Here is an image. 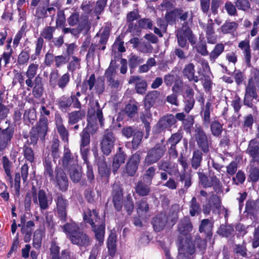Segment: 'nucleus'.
<instances>
[{"mask_svg": "<svg viewBox=\"0 0 259 259\" xmlns=\"http://www.w3.org/2000/svg\"><path fill=\"white\" fill-rule=\"evenodd\" d=\"M39 64L32 63L28 66L25 75L27 79L25 83L28 88H32V93L35 97L39 98L43 93V79L39 75H35L38 69Z\"/></svg>", "mask_w": 259, "mask_h": 259, "instance_id": "f257e3e1", "label": "nucleus"}, {"mask_svg": "<svg viewBox=\"0 0 259 259\" xmlns=\"http://www.w3.org/2000/svg\"><path fill=\"white\" fill-rule=\"evenodd\" d=\"M67 22L70 26L77 25L78 30L84 31L85 33H87L91 27L88 15L81 14L80 16L78 13L71 14L67 19Z\"/></svg>", "mask_w": 259, "mask_h": 259, "instance_id": "f03ea898", "label": "nucleus"}, {"mask_svg": "<svg viewBox=\"0 0 259 259\" xmlns=\"http://www.w3.org/2000/svg\"><path fill=\"white\" fill-rule=\"evenodd\" d=\"M94 88L97 94H102L105 90L104 79L100 77L96 80L95 75L92 74L83 81L82 91L86 92L88 89L92 91Z\"/></svg>", "mask_w": 259, "mask_h": 259, "instance_id": "7ed1b4c3", "label": "nucleus"}, {"mask_svg": "<svg viewBox=\"0 0 259 259\" xmlns=\"http://www.w3.org/2000/svg\"><path fill=\"white\" fill-rule=\"evenodd\" d=\"M178 44L181 48L188 47L187 40L193 45L196 42V37L193 34L192 31L186 26H183L177 32Z\"/></svg>", "mask_w": 259, "mask_h": 259, "instance_id": "20e7f679", "label": "nucleus"}, {"mask_svg": "<svg viewBox=\"0 0 259 259\" xmlns=\"http://www.w3.org/2000/svg\"><path fill=\"white\" fill-rule=\"evenodd\" d=\"M166 151L165 147L162 145H156L149 149L144 159L145 165L149 166L158 162L164 155Z\"/></svg>", "mask_w": 259, "mask_h": 259, "instance_id": "39448f33", "label": "nucleus"}, {"mask_svg": "<svg viewBox=\"0 0 259 259\" xmlns=\"http://www.w3.org/2000/svg\"><path fill=\"white\" fill-rule=\"evenodd\" d=\"M194 137L198 147L203 153H208L211 142L208 141L206 133L200 125L196 126Z\"/></svg>", "mask_w": 259, "mask_h": 259, "instance_id": "423d86ee", "label": "nucleus"}, {"mask_svg": "<svg viewBox=\"0 0 259 259\" xmlns=\"http://www.w3.org/2000/svg\"><path fill=\"white\" fill-rule=\"evenodd\" d=\"M116 138L112 132L107 130L105 131L100 142L101 149L104 154L109 155L113 149Z\"/></svg>", "mask_w": 259, "mask_h": 259, "instance_id": "0eeeda50", "label": "nucleus"}, {"mask_svg": "<svg viewBox=\"0 0 259 259\" xmlns=\"http://www.w3.org/2000/svg\"><path fill=\"white\" fill-rule=\"evenodd\" d=\"M55 201L57 215L63 222H65L66 221L68 201L62 194H58Z\"/></svg>", "mask_w": 259, "mask_h": 259, "instance_id": "6e6552de", "label": "nucleus"}, {"mask_svg": "<svg viewBox=\"0 0 259 259\" xmlns=\"http://www.w3.org/2000/svg\"><path fill=\"white\" fill-rule=\"evenodd\" d=\"M56 12V9L52 5L40 4L36 9L34 16L38 19H45L50 16L52 17L53 21Z\"/></svg>", "mask_w": 259, "mask_h": 259, "instance_id": "1a4fd4ad", "label": "nucleus"}, {"mask_svg": "<svg viewBox=\"0 0 259 259\" xmlns=\"http://www.w3.org/2000/svg\"><path fill=\"white\" fill-rule=\"evenodd\" d=\"M138 26L133 23L128 24V30L133 35H140L141 32L140 28L150 29L152 28L153 22L149 18L141 19L138 21Z\"/></svg>", "mask_w": 259, "mask_h": 259, "instance_id": "9d476101", "label": "nucleus"}, {"mask_svg": "<svg viewBox=\"0 0 259 259\" xmlns=\"http://www.w3.org/2000/svg\"><path fill=\"white\" fill-rule=\"evenodd\" d=\"M257 97V95L254 83L252 79H250L245 89L244 104L249 107H252L253 106L252 99H256Z\"/></svg>", "mask_w": 259, "mask_h": 259, "instance_id": "9b49d317", "label": "nucleus"}, {"mask_svg": "<svg viewBox=\"0 0 259 259\" xmlns=\"http://www.w3.org/2000/svg\"><path fill=\"white\" fill-rule=\"evenodd\" d=\"M14 133V128L8 126L5 129L0 127V151L4 150L10 144Z\"/></svg>", "mask_w": 259, "mask_h": 259, "instance_id": "f8f14e48", "label": "nucleus"}, {"mask_svg": "<svg viewBox=\"0 0 259 259\" xmlns=\"http://www.w3.org/2000/svg\"><path fill=\"white\" fill-rule=\"evenodd\" d=\"M177 122L173 114H168L162 116L157 122L155 126L157 133H160L167 128L171 127Z\"/></svg>", "mask_w": 259, "mask_h": 259, "instance_id": "ddd939ff", "label": "nucleus"}, {"mask_svg": "<svg viewBox=\"0 0 259 259\" xmlns=\"http://www.w3.org/2000/svg\"><path fill=\"white\" fill-rule=\"evenodd\" d=\"M71 242L79 247H86L91 245V239L88 234L79 230L74 235H72L69 239Z\"/></svg>", "mask_w": 259, "mask_h": 259, "instance_id": "4468645a", "label": "nucleus"}, {"mask_svg": "<svg viewBox=\"0 0 259 259\" xmlns=\"http://www.w3.org/2000/svg\"><path fill=\"white\" fill-rule=\"evenodd\" d=\"M141 161V155L139 152H137L130 157L126 163L125 171L129 176H134L139 166Z\"/></svg>", "mask_w": 259, "mask_h": 259, "instance_id": "2eb2a0df", "label": "nucleus"}, {"mask_svg": "<svg viewBox=\"0 0 259 259\" xmlns=\"http://www.w3.org/2000/svg\"><path fill=\"white\" fill-rule=\"evenodd\" d=\"M112 196L114 208L118 211L121 210L123 205V193L121 187L118 184L113 185Z\"/></svg>", "mask_w": 259, "mask_h": 259, "instance_id": "dca6fc26", "label": "nucleus"}, {"mask_svg": "<svg viewBox=\"0 0 259 259\" xmlns=\"http://www.w3.org/2000/svg\"><path fill=\"white\" fill-rule=\"evenodd\" d=\"M81 137L80 149L83 161H87L89 149L85 148L90 143V135L87 130L84 129L80 134Z\"/></svg>", "mask_w": 259, "mask_h": 259, "instance_id": "f3484780", "label": "nucleus"}, {"mask_svg": "<svg viewBox=\"0 0 259 259\" xmlns=\"http://www.w3.org/2000/svg\"><path fill=\"white\" fill-rule=\"evenodd\" d=\"M55 122L57 132L59 134L62 140L64 142L68 143L69 132L63 124V121L61 116L59 114L55 115Z\"/></svg>", "mask_w": 259, "mask_h": 259, "instance_id": "a211bd4d", "label": "nucleus"}, {"mask_svg": "<svg viewBox=\"0 0 259 259\" xmlns=\"http://www.w3.org/2000/svg\"><path fill=\"white\" fill-rule=\"evenodd\" d=\"M52 200L49 199L44 190H39L36 196V201L33 200V202L39 206L40 210H47L51 204Z\"/></svg>", "mask_w": 259, "mask_h": 259, "instance_id": "6ab92c4d", "label": "nucleus"}, {"mask_svg": "<svg viewBox=\"0 0 259 259\" xmlns=\"http://www.w3.org/2000/svg\"><path fill=\"white\" fill-rule=\"evenodd\" d=\"M246 153L252 157L250 162L254 163H255V162H259V142L255 139L250 140Z\"/></svg>", "mask_w": 259, "mask_h": 259, "instance_id": "aec40b11", "label": "nucleus"}, {"mask_svg": "<svg viewBox=\"0 0 259 259\" xmlns=\"http://www.w3.org/2000/svg\"><path fill=\"white\" fill-rule=\"evenodd\" d=\"M92 231L94 233L95 238L98 241L99 245H101L104 242L105 225L103 221L91 226Z\"/></svg>", "mask_w": 259, "mask_h": 259, "instance_id": "412c9836", "label": "nucleus"}, {"mask_svg": "<svg viewBox=\"0 0 259 259\" xmlns=\"http://www.w3.org/2000/svg\"><path fill=\"white\" fill-rule=\"evenodd\" d=\"M39 135V138L44 141L48 130V119L46 117H41L38 122L32 128Z\"/></svg>", "mask_w": 259, "mask_h": 259, "instance_id": "4be33fe9", "label": "nucleus"}, {"mask_svg": "<svg viewBox=\"0 0 259 259\" xmlns=\"http://www.w3.org/2000/svg\"><path fill=\"white\" fill-rule=\"evenodd\" d=\"M206 33V38L207 42L211 44H214L217 41V36L214 35V30L213 28V23L212 19H209L207 23L205 25L203 24H200Z\"/></svg>", "mask_w": 259, "mask_h": 259, "instance_id": "5701e85b", "label": "nucleus"}, {"mask_svg": "<svg viewBox=\"0 0 259 259\" xmlns=\"http://www.w3.org/2000/svg\"><path fill=\"white\" fill-rule=\"evenodd\" d=\"M212 103L208 100L205 105L201 107L200 115L202 118L203 125L208 127L210 122V112L212 111Z\"/></svg>", "mask_w": 259, "mask_h": 259, "instance_id": "b1692460", "label": "nucleus"}, {"mask_svg": "<svg viewBox=\"0 0 259 259\" xmlns=\"http://www.w3.org/2000/svg\"><path fill=\"white\" fill-rule=\"evenodd\" d=\"M182 74L183 76L189 81L197 83L199 80L198 76L195 75V65L192 63H189L184 66Z\"/></svg>", "mask_w": 259, "mask_h": 259, "instance_id": "393cba45", "label": "nucleus"}, {"mask_svg": "<svg viewBox=\"0 0 259 259\" xmlns=\"http://www.w3.org/2000/svg\"><path fill=\"white\" fill-rule=\"evenodd\" d=\"M192 229L193 225L189 217H185L179 222L178 231L180 234L187 235L192 231Z\"/></svg>", "mask_w": 259, "mask_h": 259, "instance_id": "a878e982", "label": "nucleus"}, {"mask_svg": "<svg viewBox=\"0 0 259 259\" xmlns=\"http://www.w3.org/2000/svg\"><path fill=\"white\" fill-rule=\"evenodd\" d=\"M62 164L63 167L66 169L77 165V160L72 156L70 150L68 147H64Z\"/></svg>", "mask_w": 259, "mask_h": 259, "instance_id": "bb28decb", "label": "nucleus"}, {"mask_svg": "<svg viewBox=\"0 0 259 259\" xmlns=\"http://www.w3.org/2000/svg\"><path fill=\"white\" fill-rule=\"evenodd\" d=\"M56 181L60 190L62 191H66L68 186V181L66 174L61 168L56 169Z\"/></svg>", "mask_w": 259, "mask_h": 259, "instance_id": "cd10ccee", "label": "nucleus"}, {"mask_svg": "<svg viewBox=\"0 0 259 259\" xmlns=\"http://www.w3.org/2000/svg\"><path fill=\"white\" fill-rule=\"evenodd\" d=\"M129 83L135 84V90L138 94L143 95L145 94L147 91V83L146 81L141 79L138 76H133L131 77Z\"/></svg>", "mask_w": 259, "mask_h": 259, "instance_id": "c85d7f7f", "label": "nucleus"}, {"mask_svg": "<svg viewBox=\"0 0 259 259\" xmlns=\"http://www.w3.org/2000/svg\"><path fill=\"white\" fill-rule=\"evenodd\" d=\"M83 218L84 221L86 223H89L91 226H93L102 221L99 216L98 212L95 209L91 210L90 209H88L84 211Z\"/></svg>", "mask_w": 259, "mask_h": 259, "instance_id": "c756f323", "label": "nucleus"}, {"mask_svg": "<svg viewBox=\"0 0 259 259\" xmlns=\"http://www.w3.org/2000/svg\"><path fill=\"white\" fill-rule=\"evenodd\" d=\"M167 218L165 213H161L153 219L152 225L154 230L160 232L165 227Z\"/></svg>", "mask_w": 259, "mask_h": 259, "instance_id": "7c9ffc66", "label": "nucleus"}, {"mask_svg": "<svg viewBox=\"0 0 259 259\" xmlns=\"http://www.w3.org/2000/svg\"><path fill=\"white\" fill-rule=\"evenodd\" d=\"M195 252V247L190 242H187L179 249L178 259H192L190 255L193 254Z\"/></svg>", "mask_w": 259, "mask_h": 259, "instance_id": "2f4dec72", "label": "nucleus"}, {"mask_svg": "<svg viewBox=\"0 0 259 259\" xmlns=\"http://www.w3.org/2000/svg\"><path fill=\"white\" fill-rule=\"evenodd\" d=\"M245 211L254 218L259 215V198L256 200H248L245 204Z\"/></svg>", "mask_w": 259, "mask_h": 259, "instance_id": "473e14b6", "label": "nucleus"}, {"mask_svg": "<svg viewBox=\"0 0 259 259\" xmlns=\"http://www.w3.org/2000/svg\"><path fill=\"white\" fill-rule=\"evenodd\" d=\"M97 164L99 175L102 177L108 178L110 174V168L107 165L104 156H100L97 159Z\"/></svg>", "mask_w": 259, "mask_h": 259, "instance_id": "72a5a7b5", "label": "nucleus"}, {"mask_svg": "<svg viewBox=\"0 0 259 259\" xmlns=\"http://www.w3.org/2000/svg\"><path fill=\"white\" fill-rule=\"evenodd\" d=\"M151 184L147 183L143 180L138 182L135 187V191L140 196H146L150 192V186Z\"/></svg>", "mask_w": 259, "mask_h": 259, "instance_id": "f704fd0d", "label": "nucleus"}, {"mask_svg": "<svg viewBox=\"0 0 259 259\" xmlns=\"http://www.w3.org/2000/svg\"><path fill=\"white\" fill-rule=\"evenodd\" d=\"M60 141L58 138H53L50 143V146L47 147L49 151L51 152L54 161L58 159L60 156L61 152L59 150Z\"/></svg>", "mask_w": 259, "mask_h": 259, "instance_id": "c9c22d12", "label": "nucleus"}, {"mask_svg": "<svg viewBox=\"0 0 259 259\" xmlns=\"http://www.w3.org/2000/svg\"><path fill=\"white\" fill-rule=\"evenodd\" d=\"M119 152H117L114 156L112 162V170L115 173L120 167V165L124 163L125 155L123 152H121V148H118Z\"/></svg>", "mask_w": 259, "mask_h": 259, "instance_id": "e433bc0d", "label": "nucleus"}, {"mask_svg": "<svg viewBox=\"0 0 259 259\" xmlns=\"http://www.w3.org/2000/svg\"><path fill=\"white\" fill-rule=\"evenodd\" d=\"M248 169V180L249 181L256 183L259 180V166L256 163L250 162L247 167Z\"/></svg>", "mask_w": 259, "mask_h": 259, "instance_id": "4c0bfd02", "label": "nucleus"}, {"mask_svg": "<svg viewBox=\"0 0 259 259\" xmlns=\"http://www.w3.org/2000/svg\"><path fill=\"white\" fill-rule=\"evenodd\" d=\"M62 229L69 239H70L72 235H74L80 230L78 225L73 221L65 224L63 226Z\"/></svg>", "mask_w": 259, "mask_h": 259, "instance_id": "58836bf2", "label": "nucleus"}, {"mask_svg": "<svg viewBox=\"0 0 259 259\" xmlns=\"http://www.w3.org/2000/svg\"><path fill=\"white\" fill-rule=\"evenodd\" d=\"M2 163L3 168L7 177V181L9 182L11 185V187H12L13 186V183L12 177L11 168L13 163L6 156L3 157Z\"/></svg>", "mask_w": 259, "mask_h": 259, "instance_id": "ea45409f", "label": "nucleus"}, {"mask_svg": "<svg viewBox=\"0 0 259 259\" xmlns=\"http://www.w3.org/2000/svg\"><path fill=\"white\" fill-rule=\"evenodd\" d=\"M85 116V112L83 110L74 111L68 114V124L73 125L81 120Z\"/></svg>", "mask_w": 259, "mask_h": 259, "instance_id": "a19ab883", "label": "nucleus"}, {"mask_svg": "<svg viewBox=\"0 0 259 259\" xmlns=\"http://www.w3.org/2000/svg\"><path fill=\"white\" fill-rule=\"evenodd\" d=\"M213 224L209 219H203L201 221L199 228L200 233H204L207 236L212 235Z\"/></svg>", "mask_w": 259, "mask_h": 259, "instance_id": "79ce46f5", "label": "nucleus"}, {"mask_svg": "<svg viewBox=\"0 0 259 259\" xmlns=\"http://www.w3.org/2000/svg\"><path fill=\"white\" fill-rule=\"evenodd\" d=\"M159 93L157 91H151L145 96L144 105L147 109H150L155 104Z\"/></svg>", "mask_w": 259, "mask_h": 259, "instance_id": "37998d69", "label": "nucleus"}, {"mask_svg": "<svg viewBox=\"0 0 259 259\" xmlns=\"http://www.w3.org/2000/svg\"><path fill=\"white\" fill-rule=\"evenodd\" d=\"M201 212L200 204L195 197H192L189 202V213L191 217L198 215Z\"/></svg>", "mask_w": 259, "mask_h": 259, "instance_id": "c03bdc74", "label": "nucleus"}, {"mask_svg": "<svg viewBox=\"0 0 259 259\" xmlns=\"http://www.w3.org/2000/svg\"><path fill=\"white\" fill-rule=\"evenodd\" d=\"M202 152L199 150H195L193 152L191 160V165L194 169H197L201 165L202 160Z\"/></svg>", "mask_w": 259, "mask_h": 259, "instance_id": "a18cd8bd", "label": "nucleus"}, {"mask_svg": "<svg viewBox=\"0 0 259 259\" xmlns=\"http://www.w3.org/2000/svg\"><path fill=\"white\" fill-rule=\"evenodd\" d=\"M43 163L45 167V176L49 177L50 180H54V171L52 168L51 159L49 155L45 157Z\"/></svg>", "mask_w": 259, "mask_h": 259, "instance_id": "49530a36", "label": "nucleus"}, {"mask_svg": "<svg viewBox=\"0 0 259 259\" xmlns=\"http://www.w3.org/2000/svg\"><path fill=\"white\" fill-rule=\"evenodd\" d=\"M56 29V27L47 26H45L40 32V37L44 40L45 39L47 40L50 41L53 38L54 33Z\"/></svg>", "mask_w": 259, "mask_h": 259, "instance_id": "de8ad7c7", "label": "nucleus"}, {"mask_svg": "<svg viewBox=\"0 0 259 259\" xmlns=\"http://www.w3.org/2000/svg\"><path fill=\"white\" fill-rule=\"evenodd\" d=\"M209 124L211 134L216 137H220L223 132V124L216 119L210 122Z\"/></svg>", "mask_w": 259, "mask_h": 259, "instance_id": "09e8293b", "label": "nucleus"}, {"mask_svg": "<svg viewBox=\"0 0 259 259\" xmlns=\"http://www.w3.org/2000/svg\"><path fill=\"white\" fill-rule=\"evenodd\" d=\"M100 31L101 35L99 43L101 45V50L104 51L106 49V45L110 35V29L108 27H105Z\"/></svg>", "mask_w": 259, "mask_h": 259, "instance_id": "8fccbe9b", "label": "nucleus"}, {"mask_svg": "<svg viewBox=\"0 0 259 259\" xmlns=\"http://www.w3.org/2000/svg\"><path fill=\"white\" fill-rule=\"evenodd\" d=\"M224 45L222 43L216 45L213 50L209 54V59L212 62H214L215 59L224 51Z\"/></svg>", "mask_w": 259, "mask_h": 259, "instance_id": "3c124183", "label": "nucleus"}, {"mask_svg": "<svg viewBox=\"0 0 259 259\" xmlns=\"http://www.w3.org/2000/svg\"><path fill=\"white\" fill-rule=\"evenodd\" d=\"M238 47L244 50V54L246 62L248 64L250 63L251 59V53L249 46V41L248 40L241 41Z\"/></svg>", "mask_w": 259, "mask_h": 259, "instance_id": "603ef678", "label": "nucleus"}, {"mask_svg": "<svg viewBox=\"0 0 259 259\" xmlns=\"http://www.w3.org/2000/svg\"><path fill=\"white\" fill-rule=\"evenodd\" d=\"M137 211L139 215L146 214L149 209V204L145 199H141L136 202Z\"/></svg>", "mask_w": 259, "mask_h": 259, "instance_id": "864d4df0", "label": "nucleus"}, {"mask_svg": "<svg viewBox=\"0 0 259 259\" xmlns=\"http://www.w3.org/2000/svg\"><path fill=\"white\" fill-rule=\"evenodd\" d=\"M156 170L155 166H150L145 170L143 176V180L147 183L151 184L152 180L155 176Z\"/></svg>", "mask_w": 259, "mask_h": 259, "instance_id": "5fc2aeb1", "label": "nucleus"}, {"mask_svg": "<svg viewBox=\"0 0 259 259\" xmlns=\"http://www.w3.org/2000/svg\"><path fill=\"white\" fill-rule=\"evenodd\" d=\"M233 252L237 255L246 257L247 256V249L245 243L241 244H235L233 247Z\"/></svg>", "mask_w": 259, "mask_h": 259, "instance_id": "6e6d98bb", "label": "nucleus"}, {"mask_svg": "<svg viewBox=\"0 0 259 259\" xmlns=\"http://www.w3.org/2000/svg\"><path fill=\"white\" fill-rule=\"evenodd\" d=\"M238 24L235 22L226 21L222 25L221 29L224 34L229 33L236 30Z\"/></svg>", "mask_w": 259, "mask_h": 259, "instance_id": "4d7b16f0", "label": "nucleus"}, {"mask_svg": "<svg viewBox=\"0 0 259 259\" xmlns=\"http://www.w3.org/2000/svg\"><path fill=\"white\" fill-rule=\"evenodd\" d=\"M30 49L27 50L25 49L21 52L20 54L18 55L17 62L20 65L27 64L30 59Z\"/></svg>", "mask_w": 259, "mask_h": 259, "instance_id": "13d9d810", "label": "nucleus"}, {"mask_svg": "<svg viewBox=\"0 0 259 259\" xmlns=\"http://www.w3.org/2000/svg\"><path fill=\"white\" fill-rule=\"evenodd\" d=\"M234 231V228L232 226L223 225L220 227L217 232L220 236L228 237L233 233Z\"/></svg>", "mask_w": 259, "mask_h": 259, "instance_id": "bf43d9fd", "label": "nucleus"}, {"mask_svg": "<svg viewBox=\"0 0 259 259\" xmlns=\"http://www.w3.org/2000/svg\"><path fill=\"white\" fill-rule=\"evenodd\" d=\"M107 0H98L96 2L95 7L94 8L93 12L96 16L97 19H99V15L103 12L104 8L106 5Z\"/></svg>", "mask_w": 259, "mask_h": 259, "instance_id": "052dcab7", "label": "nucleus"}, {"mask_svg": "<svg viewBox=\"0 0 259 259\" xmlns=\"http://www.w3.org/2000/svg\"><path fill=\"white\" fill-rule=\"evenodd\" d=\"M211 180V187H213V189L217 193H221L223 192V186L220 180V179L216 176H212L210 178Z\"/></svg>", "mask_w": 259, "mask_h": 259, "instance_id": "680f3d73", "label": "nucleus"}, {"mask_svg": "<svg viewBox=\"0 0 259 259\" xmlns=\"http://www.w3.org/2000/svg\"><path fill=\"white\" fill-rule=\"evenodd\" d=\"M70 81V75L68 73L63 74L59 78L57 85L61 90H64Z\"/></svg>", "mask_w": 259, "mask_h": 259, "instance_id": "e2e57ef3", "label": "nucleus"}, {"mask_svg": "<svg viewBox=\"0 0 259 259\" xmlns=\"http://www.w3.org/2000/svg\"><path fill=\"white\" fill-rule=\"evenodd\" d=\"M206 202L215 210L219 209L221 207L220 199L217 194H212L209 198L206 200Z\"/></svg>", "mask_w": 259, "mask_h": 259, "instance_id": "0e129e2a", "label": "nucleus"}, {"mask_svg": "<svg viewBox=\"0 0 259 259\" xmlns=\"http://www.w3.org/2000/svg\"><path fill=\"white\" fill-rule=\"evenodd\" d=\"M44 44V40L41 38H38L37 39L35 42V53L31 56V59L32 61L35 60L36 57L40 55Z\"/></svg>", "mask_w": 259, "mask_h": 259, "instance_id": "69168bd1", "label": "nucleus"}, {"mask_svg": "<svg viewBox=\"0 0 259 259\" xmlns=\"http://www.w3.org/2000/svg\"><path fill=\"white\" fill-rule=\"evenodd\" d=\"M188 47L185 48L176 47L172 52V54L177 56L181 60H185L187 58V52Z\"/></svg>", "mask_w": 259, "mask_h": 259, "instance_id": "338daca9", "label": "nucleus"}, {"mask_svg": "<svg viewBox=\"0 0 259 259\" xmlns=\"http://www.w3.org/2000/svg\"><path fill=\"white\" fill-rule=\"evenodd\" d=\"M143 133L142 132L136 131L133 135V139L132 141V146L134 149H137L141 143L143 138Z\"/></svg>", "mask_w": 259, "mask_h": 259, "instance_id": "774afa93", "label": "nucleus"}]
</instances>
